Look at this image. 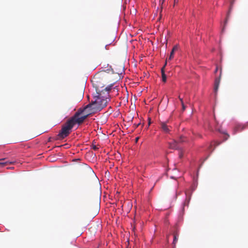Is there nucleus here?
Segmentation results:
<instances>
[{"label": "nucleus", "mask_w": 248, "mask_h": 248, "mask_svg": "<svg viewBox=\"0 0 248 248\" xmlns=\"http://www.w3.org/2000/svg\"><path fill=\"white\" fill-rule=\"evenodd\" d=\"M105 75L101 73L96 74L92 78V83L93 88L95 89L96 93H104L107 92L118 93L123 92L124 89L126 90V88L120 86L116 82L111 83L108 84H105L106 82Z\"/></svg>", "instance_id": "f257e3e1"}, {"label": "nucleus", "mask_w": 248, "mask_h": 248, "mask_svg": "<svg viewBox=\"0 0 248 248\" xmlns=\"http://www.w3.org/2000/svg\"><path fill=\"white\" fill-rule=\"evenodd\" d=\"M97 112L96 110L90 103L83 108H80L76 112L74 118L76 120L78 124L82 123L90 115Z\"/></svg>", "instance_id": "f03ea898"}, {"label": "nucleus", "mask_w": 248, "mask_h": 248, "mask_svg": "<svg viewBox=\"0 0 248 248\" xmlns=\"http://www.w3.org/2000/svg\"><path fill=\"white\" fill-rule=\"evenodd\" d=\"M76 124H77V123L74 117L68 120L62 126V129L58 135V139L62 140L67 137L71 132L72 128Z\"/></svg>", "instance_id": "7ed1b4c3"}, {"label": "nucleus", "mask_w": 248, "mask_h": 248, "mask_svg": "<svg viewBox=\"0 0 248 248\" xmlns=\"http://www.w3.org/2000/svg\"><path fill=\"white\" fill-rule=\"evenodd\" d=\"M108 98L102 96V94H98L93 96L91 104L96 111H100L105 107L108 102Z\"/></svg>", "instance_id": "20e7f679"}, {"label": "nucleus", "mask_w": 248, "mask_h": 248, "mask_svg": "<svg viewBox=\"0 0 248 248\" xmlns=\"http://www.w3.org/2000/svg\"><path fill=\"white\" fill-rule=\"evenodd\" d=\"M169 121H167L166 122H160V128L165 133H169L170 131V128L171 127L168 124Z\"/></svg>", "instance_id": "39448f33"}, {"label": "nucleus", "mask_w": 248, "mask_h": 248, "mask_svg": "<svg viewBox=\"0 0 248 248\" xmlns=\"http://www.w3.org/2000/svg\"><path fill=\"white\" fill-rule=\"evenodd\" d=\"M184 141V137L183 136L180 137L178 142H183ZM169 148L172 149H177L179 148L178 145V141L174 140L172 142H170L169 143Z\"/></svg>", "instance_id": "423d86ee"}, {"label": "nucleus", "mask_w": 248, "mask_h": 248, "mask_svg": "<svg viewBox=\"0 0 248 248\" xmlns=\"http://www.w3.org/2000/svg\"><path fill=\"white\" fill-rule=\"evenodd\" d=\"M221 73H222V70H221V69H220L219 77L216 78L215 79V80L214 91L215 93L217 92V90H218L219 84L220 81Z\"/></svg>", "instance_id": "0eeeda50"}, {"label": "nucleus", "mask_w": 248, "mask_h": 248, "mask_svg": "<svg viewBox=\"0 0 248 248\" xmlns=\"http://www.w3.org/2000/svg\"><path fill=\"white\" fill-rule=\"evenodd\" d=\"M115 73L118 75H121L124 72V66L123 64L116 65L115 67Z\"/></svg>", "instance_id": "6e6552de"}, {"label": "nucleus", "mask_w": 248, "mask_h": 248, "mask_svg": "<svg viewBox=\"0 0 248 248\" xmlns=\"http://www.w3.org/2000/svg\"><path fill=\"white\" fill-rule=\"evenodd\" d=\"M185 194H186V200H185L184 204L185 206H186V205L187 206L188 204V203L189 202V201L190 200V195L189 196H188V194H189L188 190H186L185 192Z\"/></svg>", "instance_id": "1a4fd4ad"}, {"label": "nucleus", "mask_w": 248, "mask_h": 248, "mask_svg": "<svg viewBox=\"0 0 248 248\" xmlns=\"http://www.w3.org/2000/svg\"><path fill=\"white\" fill-rule=\"evenodd\" d=\"M166 64H167V62H166L165 65L161 68L162 78V81L163 82H166V79H167V77L165 74V71H164L165 66H166Z\"/></svg>", "instance_id": "9d476101"}, {"label": "nucleus", "mask_w": 248, "mask_h": 248, "mask_svg": "<svg viewBox=\"0 0 248 248\" xmlns=\"http://www.w3.org/2000/svg\"><path fill=\"white\" fill-rule=\"evenodd\" d=\"M178 49V47L177 46H173L172 49L171 50V51L170 52V54L169 60H171L173 58L174 52L175 51L177 50Z\"/></svg>", "instance_id": "9b49d317"}, {"label": "nucleus", "mask_w": 248, "mask_h": 248, "mask_svg": "<svg viewBox=\"0 0 248 248\" xmlns=\"http://www.w3.org/2000/svg\"><path fill=\"white\" fill-rule=\"evenodd\" d=\"M179 237V234L177 232H175L173 234V244L175 246L177 242Z\"/></svg>", "instance_id": "f8f14e48"}, {"label": "nucleus", "mask_w": 248, "mask_h": 248, "mask_svg": "<svg viewBox=\"0 0 248 248\" xmlns=\"http://www.w3.org/2000/svg\"><path fill=\"white\" fill-rule=\"evenodd\" d=\"M12 163L11 162L9 161H6V162H0V165L1 166H4L6 165H8L9 164H12Z\"/></svg>", "instance_id": "ddd939ff"}, {"label": "nucleus", "mask_w": 248, "mask_h": 248, "mask_svg": "<svg viewBox=\"0 0 248 248\" xmlns=\"http://www.w3.org/2000/svg\"><path fill=\"white\" fill-rule=\"evenodd\" d=\"M92 148L95 151H96L98 149L95 145H93Z\"/></svg>", "instance_id": "4468645a"}, {"label": "nucleus", "mask_w": 248, "mask_h": 248, "mask_svg": "<svg viewBox=\"0 0 248 248\" xmlns=\"http://www.w3.org/2000/svg\"><path fill=\"white\" fill-rule=\"evenodd\" d=\"M148 120H149V122H148V126H149L151 124V119L148 118Z\"/></svg>", "instance_id": "2eb2a0df"}, {"label": "nucleus", "mask_w": 248, "mask_h": 248, "mask_svg": "<svg viewBox=\"0 0 248 248\" xmlns=\"http://www.w3.org/2000/svg\"><path fill=\"white\" fill-rule=\"evenodd\" d=\"M214 144H216V146H217V145H218L220 144V143H219V142L218 143L217 142H214Z\"/></svg>", "instance_id": "dca6fc26"}, {"label": "nucleus", "mask_w": 248, "mask_h": 248, "mask_svg": "<svg viewBox=\"0 0 248 248\" xmlns=\"http://www.w3.org/2000/svg\"><path fill=\"white\" fill-rule=\"evenodd\" d=\"M182 156H183V154H182V153H180L179 154V157H180V158H181V157H182Z\"/></svg>", "instance_id": "f3484780"}, {"label": "nucleus", "mask_w": 248, "mask_h": 248, "mask_svg": "<svg viewBox=\"0 0 248 248\" xmlns=\"http://www.w3.org/2000/svg\"><path fill=\"white\" fill-rule=\"evenodd\" d=\"M81 92H83V93L84 92V87H83L82 89Z\"/></svg>", "instance_id": "a211bd4d"}, {"label": "nucleus", "mask_w": 248, "mask_h": 248, "mask_svg": "<svg viewBox=\"0 0 248 248\" xmlns=\"http://www.w3.org/2000/svg\"><path fill=\"white\" fill-rule=\"evenodd\" d=\"M217 70H218V67H217L216 68L215 72L216 73L217 71Z\"/></svg>", "instance_id": "6ab92c4d"}, {"label": "nucleus", "mask_w": 248, "mask_h": 248, "mask_svg": "<svg viewBox=\"0 0 248 248\" xmlns=\"http://www.w3.org/2000/svg\"><path fill=\"white\" fill-rule=\"evenodd\" d=\"M178 2V0H174V3H177Z\"/></svg>", "instance_id": "aec40b11"}, {"label": "nucleus", "mask_w": 248, "mask_h": 248, "mask_svg": "<svg viewBox=\"0 0 248 248\" xmlns=\"http://www.w3.org/2000/svg\"><path fill=\"white\" fill-rule=\"evenodd\" d=\"M182 105H183V109H185V107L184 106L183 103L182 102Z\"/></svg>", "instance_id": "412c9836"}, {"label": "nucleus", "mask_w": 248, "mask_h": 248, "mask_svg": "<svg viewBox=\"0 0 248 248\" xmlns=\"http://www.w3.org/2000/svg\"><path fill=\"white\" fill-rule=\"evenodd\" d=\"M237 129V130H239V126H238L236 127Z\"/></svg>", "instance_id": "4be33fe9"}, {"label": "nucleus", "mask_w": 248, "mask_h": 248, "mask_svg": "<svg viewBox=\"0 0 248 248\" xmlns=\"http://www.w3.org/2000/svg\"><path fill=\"white\" fill-rule=\"evenodd\" d=\"M4 160H5V158H2V159H0V161H3Z\"/></svg>", "instance_id": "5701e85b"}, {"label": "nucleus", "mask_w": 248, "mask_h": 248, "mask_svg": "<svg viewBox=\"0 0 248 248\" xmlns=\"http://www.w3.org/2000/svg\"><path fill=\"white\" fill-rule=\"evenodd\" d=\"M140 124H137L136 125V127H137Z\"/></svg>", "instance_id": "b1692460"}, {"label": "nucleus", "mask_w": 248, "mask_h": 248, "mask_svg": "<svg viewBox=\"0 0 248 248\" xmlns=\"http://www.w3.org/2000/svg\"><path fill=\"white\" fill-rule=\"evenodd\" d=\"M138 139H139V138H137L136 139V141L137 142V141L138 140Z\"/></svg>", "instance_id": "393cba45"}, {"label": "nucleus", "mask_w": 248, "mask_h": 248, "mask_svg": "<svg viewBox=\"0 0 248 248\" xmlns=\"http://www.w3.org/2000/svg\"><path fill=\"white\" fill-rule=\"evenodd\" d=\"M87 98H88V99H89V98H90V96H89V94H88V95H87Z\"/></svg>", "instance_id": "a878e982"}, {"label": "nucleus", "mask_w": 248, "mask_h": 248, "mask_svg": "<svg viewBox=\"0 0 248 248\" xmlns=\"http://www.w3.org/2000/svg\"><path fill=\"white\" fill-rule=\"evenodd\" d=\"M134 97L135 98H136V94H134Z\"/></svg>", "instance_id": "bb28decb"}, {"label": "nucleus", "mask_w": 248, "mask_h": 248, "mask_svg": "<svg viewBox=\"0 0 248 248\" xmlns=\"http://www.w3.org/2000/svg\"><path fill=\"white\" fill-rule=\"evenodd\" d=\"M244 129V127H243L240 131H242Z\"/></svg>", "instance_id": "cd10ccee"}, {"label": "nucleus", "mask_w": 248, "mask_h": 248, "mask_svg": "<svg viewBox=\"0 0 248 248\" xmlns=\"http://www.w3.org/2000/svg\"><path fill=\"white\" fill-rule=\"evenodd\" d=\"M212 145H213V143H211V145H210L211 147Z\"/></svg>", "instance_id": "c85d7f7f"}]
</instances>
